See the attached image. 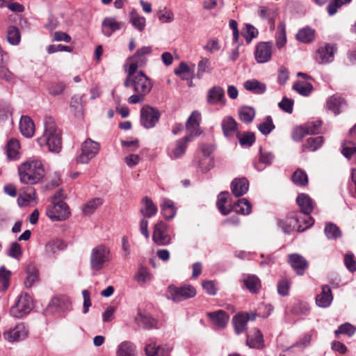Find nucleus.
<instances>
[{
    "mask_svg": "<svg viewBox=\"0 0 356 356\" xmlns=\"http://www.w3.org/2000/svg\"><path fill=\"white\" fill-rule=\"evenodd\" d=\"M191 140L192 139L187 136L177 140L175 144L168 149L169 157L172 159H177L183 156L186 153L188 142Z\"/></svg>",
    "mask_w": 356,
    "mask_h": 356,
    "instance_id": "dca6fc26",
    "label": "nucleus"
},
{
    "mask_svg": "<svg viewBox=\"0 0 356 356\" xmlns=\"http://www.w3.org/2000/svg\"><path fill=\"white\" fill-rule=\"evenodd\" d=\"M356 152V147L351 142L344 143L342 145L341 153L346 158L350 156Z\"/></svg>",
    "mask_w": 356,
    "mask_h": 356,
    "instance_id": "774afa93",
    "label": "nucleus"
},
{
    "mask_svg": "<svg viewBox=\"0 0 356 356\" xmlns=\"http://www.w3.org/2000/svg\"><path fill=\"white\" fill-rule=\"evenodd\" d=\"M157 17L162 23H171L175 19L174 13L166 6L159 8L157 11Z\"/></svg>",
    "mask_w": 356,
    "mask_h": 356,
    "instance_id": "3c124183",
    "label": "nucleus"
},
{
    "mask_svg": "<svg viewBox=\"0 0 356 356\" xmlns=\"http://www.w3.org/2000/svg\"><path fill=\"white\" fill-rule=\"evenodd\" d=\"M249 320L250 318L246 316L244 314H237L233 318L232 321L234 330L237 334H241L246 330V325Z\"/></svg>",
    "mask_w": 356,
    "mask_h": 356,
    "instance_id": "a19ab883",
    "label": "nucleus"
},
{
    "mask_svg": "<svg viewBox=\"0 0 356 356\" xmlns=\"http://www.w3.org/2000/svg\"><path fill=\"white\" fill-rule=\"evenodd\" d=\"M240 120L245 123H250L252 121L254 115V110L249 106H244L240 108L238 111Z\"/></svg>",
    "mask_w": 356,
    "mask_h": 356,
    "instance_id": "864d4df0",
    "label": "nucleus"
},
{
    "mask_svg": "<svg viewBox=\"0 0 356 356\" xmlns=\"http://www.w3.org/2000/svg\"><path fill=\"white\" fill-rule=\"evenodd\" d=\"M152 275L150 274L148 268L143 265H140L134 280L140 285L145 284L151 281Z\"/></svg>",
    "mask_w": 356,
    "mask_h": 356,
    "instance_id": "37998d69",
    "label": "nucleus"
},
{
    "mask_svg": "<svg viewBox=\"0 0 356 356\" xmlns=\"http://www.w3.org/2000/svg\"><path fill=\"white\" fill-rule=\"evenodd\" d=\"M35 191L33 188H27V191L23 193H20L18 198L17 202L20 207L28 205L30 202L33 201L35 198Z\"/></svg>",
    "mask_w": 356,
    "mask_h": 356,
    "instance_id": "49530a36",
    "label": "nucleus"
},
{
    "mask_svg": "<svg viewBox=\"0 0 356 356\" xmlns=\"http://www.w3.org/2000/svg\"><path fill=\"white\" fill-rule=\"evenodd\" d=\"M321 289V293L316 298V302L318 307L325 308L331 304L333 296L328 285L322 286Z\"/></svg>",
    "mask_w": 356,
    "mask_h": 356,
    "instance_id": "393cba45",
    "label": "nucleus"
},
{
    "mask_svg": "<svg viewBox=\"0 0 356 356\" xmlns=\"http://www.w3.org/2000/svg\"><path fill=\"white\" fill-rule=\"evenodd\" d=\"M81 149V154L76 157V161L79 163H88L99 153L100 144L88 138L82 143Z\"/></svg>",
    "mask_w": 356,
    "mask_h": 356,
    "instance_id": "0eeeda50",
    "label": "nucleus"
},
{
    "mask_svg": "<svg viewBox=\"0 0 356 356\" xmlns=\"http://www.w3.org/2000/svg\"><path fill=\"white\" fill-rule=\"evenodd\" d=\"M245 287L252 293H257L261 288V281L254 275H248L243 279Z\"/></svg>",
    "mask_w": 356,
    "mask_h": 356,
    "instance_id": "4c0bfd02",
    "label": "nucleus"
},
{
    "mask_svg": "<svg viewBox=\"0 0 356 356\" xmlns=\"http://www.w3.org/2000/svg\"><path fill=\"white\" fill-rule=\"evenodd\" d=\"M26 277L24 284L26 288H29L38 280V270L33 264H29L26 268Z\"/></svg>",
    "mask_w": 356,
    "mask_h": 356,
    "instance_id": "58836bf2",
    "label": "nucleus"
},
{
    "mask_svg": "<svg viewBox=\"0 0 356 356\" xmlns=\"http://www.w3.org/2000/svg\"><path fill=\"white\" fill-rule=\"evenodd\" d=\"M145 353L147 356H168L170 350L168 348H163L156 346L155 343H149L145 347Z\"/></svg>",
    "mask_w": 356,
    "mask_h": 356,
    "instance_id": "79ce46f5",
    "label": "nucleus"
},
{
    "mask_svg": "<svg viewBox=\"0 0 356 356\" xmlns=\"http://www.w3.org/2000/svg\"><path fill=\"white\" fill-rule=\"evenodd\" d=\"M222 129L225 136L234 135L238 129V124L235 120L230 116L225 117L222 121Z\"/></svg>",
    "mask_w": 356,
    "mask_h": 356,
    "instance_id": "72a5a7b5",
    "label": "nucleus"
},
{
    "mask_svg": "<svg viewBox=\"0 0 356 356\" xmlns=\"http://www.w3.org/2000/svg\"><path fill=\"white\" fill-rule=\"evenodd\" d=\"M160 115L158 109L145 105L140 110V122L145 129L153 128L159 122Z\"/></svg>",
    "mask_w": 356,
    "mask_h": 356,
    "instance_id": "9d476101",
    "label": "nucleus"
},
{
    "mask_svg": "<svg viewBox=\"0 0 356 356\" xmlns=\"http://www.w3.org/2000/svg\"><path fill=\"white\" fill-rule=\"evenodd\" d=\"M293 182L298 186H304L308 183L307 175L301 169L296 170L292 175Z\"/></svg>",
    "mask_w": 356,
    "mask_h": 356,
    "instance_id": "6e6d98bb",
    "label": "nucleus"
},
{
    "mask_svg": "<svg viewBox=\"0 0 356 356\" xmlns=\"http://www.w3.org/2000/svg\"><path fill=\"white\" fill-rule=\"evenodd\" d=\"M112 259L110 249L104 245L92 248L90 257V268L95 274L102 270Z\"/></svg>",
    "mask_w": 356,
    "mask_h": 356,
    "instance_id": "7ed1b4c3",
    "label": "nucleus"
},
{
    "mask_svg": "<svg viewBox=\"0 0 356 356\" xmlns=\"http://www.w3.org/2000/svg\"><path fill=\"white\" fill-rule=\"evenodd\" d=\"M116 356H136L134 345L129 341H124L118 346Z\"/></svg>",
    "mask_w": 356,
    "mask_h": 356,
    "instance_id": "a18cd8bd",
    "label": "nucleus"
},
{
    "mask_svg": "<svg viewBox=\"0 0 356 356\" xmlns=\"http://www.w3.org/2000/svg\"><path fill=\"white\" fill-rule=\"evenodd\" d=\"M207 101L208 104L211 105L220 104L225 106L226 99L223 88L218 86L210 88L207 92Z\"/></svg>",
    "mask_w": 356,
    "mask_h": 356,
    "instance_id": "a211bd4d",
    "label": "nucleus"
},
{
    "mask_svg": "<svg viewBox=\"0 0 356 356\" xmlns=\"http://www.w3.org/2000/svg\"><path fill=\"white\" fill-rule=\"evenodd\" d=\"M20 145L19 142L15 139H10L6 145V152L9 160H17L20 157Z\"/></svg>",
    "mask_w": 356,
    "mask_h": 356,
    "instance_id": "2f4dec72",
    "label": "nucleus"
},
{
    "mask_svg": "<svg viewBox=\"0 0 356 356\" xmlns=\"http://www.w3.org/2000/svg\"><path fill=\"white\" fill-rule=\"evenodd\" d=\"M229 196V193L227 191L221 192L218 195V200L216 203L218 209L220 212L225 216L228 215L232 209L231 204H228Z\"/></svg>",
    "mask_w": 356,
    "mask_h": 356,
    "instance_id": "c756f323",
    "label": "nucleus"
},
{
    "mask_svg": "<svg viewBox=\"0 0 356 356\" xmlns=\"http://www.w3.org/2000/svg\"><path fill=\"white\" fill-rule=\"evenodd\" d=\"M135 321L139 326L146 330L156 327L157 321L147 313L143 312L140 310L135 317Z\"/></svg>",
    "mask_w": 356,
    "mask_h": 356,
    "instance_id": "4be33fe9",
    "label": "nucleus"
},
{
    "mask_svg": "<svg viewBox=\"0 0 356 356\" xmlns=\"http://www.w3.org/2000/svg\"><path fill=\"white\" fill-rule=\"evenodd\" d=\"M288 262L299 275H302L308 268V262L307 260L298 254H289Z\"/></svg>",
    "mask_w": 356,
    "mask_h": 356,
    "instance_id": "aec40b11",
    "label": "nucleus"
},
{
    "mask_svg": "<svg viewBox=\"0 0 356 356\" xmlns=\"http://www.w3.org/2000/svg\"><path fill=\"white\" fill-rule=\"evenodd\" d=\"M249 188V182L246 178H236L231 184V190L236 197L245 194Z\"/></svg>",
    "mask_w": 356,
    "mask_h": 356,
    "instance_id": "b1692460",
    "label": "nucleus"
},
{
    "mask_svg": "<svg viewBox=\"0 0 356 356\" xmlns=\"http://www.w3.org/2000/svg\"><path fill=\"white\" fill-rule=\"evenodd\" d=\"M207 315L218 328L225 327L229 319V314L222 310L209 312Z\"/></svg>",
    "mask_w": 356,
    "mask_h": 356,
    "instance_id": "5701e85b",
    "label": "nucleus"
},
{
    "mask_svg": "<svg viewBox=\"0 0 356 356\" xmlns=\"http://www.w3.org/2000/svg\"><path fill=\"white\" fill-rule=\"evenodd\" d=\"M11 272L2 266L0 267V284L2 289L6 290L9 286Z\"/></svg>",
    "mask_w": 356,
    "mask_h": 356,
    "instance_id": "052dcab7",
    "label": "nucleus"
},
{
    "mask_svg": "<svg viewBox=\"0 0 356 356\" xmlns=\"http://www.w3.org/2000/svg\"><path fill=\"white\" fill-rule=\"evenodd\" d=\"M274 155L268 151H263L261 148H260V157H259V163L254 165V168L258 170L261 171L264 168H260V164H265V165H270L274 160Z\"/></svg>",
    "mask_w": 356,
    "mask_h": 356,
    "instance_id": "8fccbe9b",
    "label": "nucleus"
},
{
    "mask_svg": "<svg viewBox=\"0 0 356 356\" xmlns=\"http://www.w3.org/2000/svg\"><path fill=\"white\" fill-rule=\"evenodd\" d=\"M302 217L298 211L291 212L286 220L281 219L277 220V226L286 234H290L296 229L298 230V227L302 225Z\"/></svg>",
    "mask_w": 356,
    "mask_h": 356,
    "instance_id": "9b49d317",
    "label": "nucleus"
},
{
    "mask_svg": "<svg viewBox=\"0 0 356 356\" xmlns=\"http://www.w3.org/2000/svg\"><path fill=\"white\" fill-rule=\"evenodd\" d=\"M152 241L161 246H166L171 243L172 238L168 232V227L163 221H159L154 225Z\"/></svg>",
    "mask_w": 356,
    "mask_h": 356,
    "instance_id": "1a4fd4ad",
    "label": "nucleus"
},
{
    "mask_svg": "<svg viewBox=\"0 0 356 356\" xmlns=\"http://www.w3.org/2000/svg\"><path fill=\"white\" fill-rule=\"evenodd\" d=\"M258 129L264 135L269 134L275 129L273 120L270 116H267L264 121L258 125Z\"/></svg>",
    "mask_w": 356,
    "mask_h": 356,
    "instance_id": "bf43d9fd",
    "label": "nucleus"
},
{
    "mask_svg": "<svg viewBox=\"0 0 356 356\" xmlns=\"http://www.w3.org/2000/svg\"><path fill=\"white\" fill-rule=\"evenodd\" d=\"M17 174L20 183L35 185L40 183L45 177L44 166L39 159H29L17 167Z\"/></svg>",
    "mask_w": 356,
    "mask_h": 356,
    "instance_id": "f257e3e1",
    "label": "nucleus"
},
{
    "mask_svg": "<svg viewBox=\"0 0 356 356\" xmlns=\"http://www.w3.org/2000/svg\"><path fill=\"white\" fill-rule=\"evenodd\" d=\"M29 330L24 323H19L13 328L3 332V338L10 343L17 342L28 337Z\"/></svg>",
    "mask_w": 356,
    "mask_h": 356,
    "instance_id": "ddd939ff",
    "label": "nucleus"
},
{
    "mask_svg": "<svg viewBox=\"0 0 356 356\" xmlns=\"http://www.w3.org/2000/svg\"><path fill=\"white\" fill-rule=\"evenodd\" d=\"M143 207L140 209V213L143 216V218H152L158 211L157 206L152 202V200L148 197H145L142 200Z\"/></svg>",
    "mask_w": 356,
    "mask_h": 356,
    "instance_id": "bb28decb",
    "label": "nucleus"
},
{
    "mask_svg": "<svg viewBox=\"0 0 356 356\" xmlns=\"http://www.w3.org/2000/svg\"><path fill=\"white\" fill-rule=\"evenodd\" d=\"M22 254V250L20 245L17 242L10 244L8 250V255L12 258L19 260Z\"/></svg>",
    "mask_w": 356,
    "mask_h": 356,
    "instance_id": "0e129e2a",
    "label": "nucleus"
},
{
    "mask_svg": "<svg viewBox=\"0 0 356 356\" xmlns=\"http://www.w3.org/2000/svg\"><path fill=\"white\" fill-rule=\"evenodd\" d=\"M242 34L247 42H250L253 38L257 37L258 31L253 26L247 24Z\"/></svg>",
    "mask_w": 356,
    "mask_h": 356,
    "instance_id": "338daca9",
    "label": "nucleus"
},
{
    "mask_svg": "<svg viewBox=\"0 0 356 356\" xmlns=\"http://www.w3.org/2000/svg\"><path fill=\"white\" fill-rule=\"evenodd\" d=\"M327 109L332 111L335 115H339L341 110L346 106V102L343 98L334 95L327 101Z\"/></svg>",
    "mask_w": 356,
    "mask_h": 356,
    "instance_id": "c85d7f7f",
    "label": "nucleus"
},
{
    "mask_svg": "<svg viewBox=\"0 0 356 356\" xmlns=\"http://www.w3.org/2000/svg\"><path fill=\"white\" fill-rule=\"evenodd\" d=\"M71 300L65 296H58L53 298L49 303L48 307L51 311L65 312L71 307Z\"/></svg>",
    "mask_w": 356,
    "mask_h": 356,
    "instance_id": "412c9836",
    "label": "nucleus"
},
{
    "mask_svg": "<svg viewBox=\"0 0 356 356\" xmlns=\"http://www.w3.org/2000/svg\"><path fill=\"white\" fill-rule=\"evenodd\" d=\"M7 40L13 45H17L21 40L19 30L15 26H10L7 30Z\"/></svg>",
    "mask_w": 356,
    "mask_h": 356,
    "instance_id": "603ef678",
    "label": "nucleus"
},
{
    "mask_svg": "<svg viewBox=\"0 0 356 356\" xmlns=\"http://www.w3.org/2000/svg\"><path fill=\"white\" fill-rule=\"evenodd\" d=\"M129 22L140 32L144 31L146 25V19L138 13L136 10L130 13Z\"/></svg>",
    "mask_w": 356,
    "mask_h": 356,
    "instance_id": "ea45409f",
    "label": "nucleus"
},
{
    "mask_svg": "<svg viewBox=\"0 0 356 356\" xmlns=\"http://www.w3.org/2000/svg\"><path fill=\"white\" fill-rule=\"evenodd\" d=\"M275 40L278 49L282 48L286 42V26L283 22H281L277 26Z\"/></svg>",
    "mask_w": 356,
    "mask_h": 356,
    "instance_id": "09e8293b",
    "label": "nucleus"
},
{
    "mask_svg": "<svg viewBox=\"0 0 356 356\" xmlns=\"http://www.w3.org/2000/svg\"><path fill=\"white\" fill-rule=\"evenodd\" d=\"M247 345L250 348H259L263 346V334L261 331L257 329H254L252 333L248 334L247 337Z\"/></svg>",
    "mask_w": 356,
    "mask_h": 356,
    "instance_id": "c9c22d12",
    "label": "nucleus"
},
{
    "mask_svg": "<svg viewBox=\"0 0 356 356\" xmlns=\"http://www.w3.org/2000/svg\"><path fill=\"white\" fill-rule=\"evenodd\" d=\"M355 328L352 325L346 323L341 325L338 329L335 330L334 333L336 335L344 334L350 337L355 334Z\"/></svg>",
    "mask_w": 356,
    "mask_h": 356,
    "instance_id": "69168bd1",
    "label": "nucleus"
},
{
    "mask_svg": "<svg viewBox=\"0 0 356 356\" xmlns=\"http://www.w3.org/2000/svg\"><path fill=\"white\" fill-rule=\"evenodd\" d=\"M243 87L246 90L257 95L263 94L266 90V85L257 79H250L245 81L243 83Z\"/></svg>",
    "mask_w": 356,
    "mask_h": 356,
    "instance_id": "473e14b6",
    "label": "nucleus"
},
{
    "mask_svg": "<svg viewBox=\"0 0 356 356\" xmlns=\"http://www.w3.org/2000/svg\"><path fill=\"white\" fill-rule=\"evenodd\" d=\"M104 203L103 199L95 197L83 204L81 207L82 212L86 216L92 215Z\"/></svg>",
    "mask_w": 356,
    "mask_h": 356,
    "instance_id": "f704fd0d",
    "label": "nucleus"
},
{
    "mask_svg": "<svg viewBox=\"0 0 356 356\" xmlns=\"http://www.w3.org/2000/svg\"><path fill=\"white\" fill-rule=\"evenodd\" d=\"M323 143V138L322 136L309 138L307 139V143L304 145V147L311 151H315L322 145Z\"/></svg>",
    "mask_w": 356,
    "mask_h": 356,
    "instance_id": "e2e57ef3",
    "label": "nucleus"
},
{
    "mask_svg": "<svg viewBox=\"0 0 356 356\" xmlns=\"http://www.w3.org/2000/svg\"><path fill=\"white\" fill-rule=\"evenodd\" d=\"M161 213L166 220L172 219L177 213V209L172 200L163 198L161 205Z\"/></svg>",
    "mask_w": 356,
    "mask_h": 356,
    "instance_id": "7c9ffc66",
    "label": "nucleus"
},
{
    "mask_svg": "<svg viewBox=\"0 0 356 356\" xmlns=\"http://www.w3.org/2000/svg\"><path fill=\"white\" fill-rule=\"evenodd\" d=\"M201 121L200 113L197 111L192 112L186 123V128L188 134L186 136L189 137L192 140L200 135V123Z\"/></svg>",
    "mask_w": 356,
    "mask_h": 356,
    "instance_id": "f3484780",
    "label": "nucleus"
},
{
    "mask_svg": "<svg viewBox=\"0 0 356 356\" xmlns=\"http://www.w3.org/2000/svg\"><path fill=\"white\" fill-rule=\"evenodd\" d=\"M234 209L237 213L248 215L251 212L252 207L249 201L245 198H242L238 200L234 204Z\"/></svg>",
    "mask_w": 356,
    "mask_h": 356,
    "instance_id": "4d7b16f0",
    "label": "nucleus"
},
{
    "mask_svg": "<svg viewBox=\"0 0 356 356\" xmlns=\"http://www.w3.org/2000/svg\"><path fill=\"white\" fill-rule=\"evenodd\" d=\"M124 28V23L118 22L115 17H106L102 22V31L106 37H110L113 33Z\"/></svg>",
    "mask_w": 356,
    "mask_h": 356,
    "instance_id": "6ab92c4d",
    "label": "nucleus"
},
{
    "mask_svg": "<svg viewBox=\"0 0 356 356\" xmlns=\"http://www.w3.org/2000/svg\"><path fill=\"white\" fill-rule=\"evenodd\" d=\"M46 213L54 221L65 220L70 216L67 204L62 200H52L51 204L47 207Z\"/></svg>",
    "mask_w": 356,
    "mask_h": 356,
    "instance_id": "39448f33",
    "label": "nucleus"
},
{
    "mask_svg": "<svg viewBox=\"0 0 356 356\" xmlns=\"http://www.w3.org/2000/svg\"><path fill=\"white\" fill-rule=\"evenodd\" d=\"M152 47L149 46L143 47L138 49L136 52L128 58L130 63H135L137 65L138 68L143 66L145 62V56L151 54Z\"/></svg>",
    "mask_w": 356,
    "mask_h": 356,
    "instance_id": "a878e982",
    "label": "nucleus"
},
{
    "mask_svg": "<svg viewBox=\"0 0 356 356\" xmlns=\"http://www.w3.org/2000/svg\"><path fill=\"white\" fill-rule=\"evenodd\" d=\"M296 38L298 41L304 43L310 42L314 39V32L309 28L300 29L296 35Z\"/></svg>",
    "mask_w": 356,
    "mask_h": 356,
    "instance_id": "5fc2aeb1",
    "label": "nucleus"
},
{
    "mask_svg": "<svg viewBox=\"0 0 356 356\" xmlns=\"http://www.w3.org/2000/svg\"><path fill=\"white\" fill-rule=\"evenodd\" d=\"M4 122L12 124V108L9 105L0 106V124Z\"/></svg>",
    "mask_w": 356,
    "mask_h": 356,
    "instance_id": "13d9d810",
    "label": "nucleus"
},
{
    "mask_svg": "<svg viewBox=\"0 0 356 356\" xmlns=\"http://www.w3.org/2000/svg\"><path fill=\"white\" fill-rule=\"evenodd\" d=\"M273 44L269 42H261L257 44L254 51V58L258 63L268 62L272 57Z\"/></svg>",
    "mask_w": 356,
    "mask_h": 356,
    "instance_id": "4468645a",
    "label": "nucleus"
},
{
    "mask_svg": "<svg viewBox=\"0 0 356 356\" xmlns=\"http://www.w3.org/2000/svg\"><path fill=\"white\" fill-rule=\"evenodd\" d=\"M65 244L60 239H54L49 241L44 247V253L50 257L55 254L58 251L65 249Z\"/></svg>",
    "mask_w": 356,
    "mask_h": 356,
    "instance_id": "e433bc0d",
    "label": "nucleus"
},
{
    "mask_svg": "<svg viewBox=\"0 0 356 356\" xmlns=\"http://www.w3.org/2000/svg\"><path fill=\"white\" fill-rule=\"evenodd\" d=\"M324 232L328 239L336 240L341 236L340 228L332 222L325 224Z\"/></svg>",
    "mask_w": 356,
    "mask_h": 356,
    "instance_id": "de8ad7c7",
    "label": "nucleus"
},
{
    "mask_svg": "<svg viewBox=\"0 0 356 356\" xmlns=\"http://www.w3.org/2000/svg\"><path fill=\"white\" fill-rule=\"evenodd\" d=\"M337 51L335 45L325 44L318 48L316 51L315 59L319 64H326L334 60V56Z\"/></svg>",
    "mask_w": 356,
    "mask_h": 356,
    "instance_id": "2eb2a0df",
    "label": "nucleus"
},
{
    "mask_svg": "<svg viewBox=\"0 0 356 356\" xmlns=\"http://www.w3.org/2000/svg\"><path fill=\"white\" fill-rule=\"evenodd\" d=\"M296 202L301 212L305 215L304 217L302 218L305 226L302 225H298V232H303L310 227L314 222V220L309 216V214L314 209V203L312 198L305 193L298 195L296 198Z\"/></svg>",
    "mask_w": 356,
    "mask_h": 356,
    "instance_id": "20e7f679",
    "label": "nucleus"
},
{
    "mask_svg": "<svg viewBox=\"0 0 356 356\" xmlns=\"http://www.w3.org/2000/svg\"><path fill=\"white\" fill-rule=\"evenodd\" d=\"M258 15L264 19H268L269 22L274 21L276 13L273 9L261 6L258 10Z\"/></svg>",
    "mask_w": 356,
    "mask_h": 356,
    "instance_id": "680f3d73",
    "label": "nucleus"
},
{
    "mask_svg": "<svg viewBox=\"0 0 356 356\" xmlns=\"http://www.w3.org/2000/svg\"><path fill=\"white\" fill-rule=\"evenodd\" d=\"M170 294L169 299L175 302H179L185 300L193 298L196 295L195 289L190 285L185 284L177 287L175 285H170L168 288Z\"/></svg>",
    "mask_w": 356,
    "mask_h": 356,
    "instance_id": "423d86ee",
    "label": "nucleus"
},
{
    "mask_svg": "<svg viewBox=\"0 0 356 356\" xmlns=\"http://www.w3.org/2000/svg\"><path fill=\"white\" fill-rule=\"evenodd\" d=\"M33 308L31 298L28 294H22L15 305L10 309V314L12 316L21 318L29 314Z\"/></svg>",
    "mask_w": 356,
    "mask_h": 356,
    "instance_id": "6e6552de",
    "label": "nucleus"
},
{
    "mask_svg": "<svg viewBox=\"0 0 356 356\" xmlns=\"http://www.w3.org/2000/svg\"><path fill=\"white\" fill-rule=\"evenodd\" d=\"M44 131L38 139L40 146H47L50 152L58 153L62 148L60 130L58 129L56 122L51 116L44 118Z\"/></svg>",
    "mask_w": 356,
    "mask_h": 356,
    "instance_id": "f03ea898",
    "label": "nucleus"
},
{
    "mask_svg": "<svg viewBox=\"0 0 356 356\" xmlns=\"http://www.w3.org/2000/svg\"><path fill=\"white\" fill-rule=\"evenodd\" d=\"M19 129L23 136L31 138L35 132V125L33 120L28 116H22L19 121Z\"/></svg>",
    "mask_w": 356,
    "mask_h": 356,
    "instance_id": "cd10ccee",
    "label": "nucleus"
},
{
    "mask_svg": "<svg viewBox=\"0 0 356 356\" xmlns=\"http://www.w3.org/2000/svg\"><path fill=\"white\" fill-rule=\"evenodd\" d=\"M292 88L300 95L305 97L309 96L314 89L311 83L300 81L294 83Z\"/></svg>",
    "mask_w": 356,
    "mask_h": 356,
    "instance_id": "c03bdc74",
    "label": "nucleus"
},
{
    "mask_svg": "<svg viewBox=\"0 0 356 356\" xmlns=\"http://www.w3.org/2000/svg\"><path fill=\"white\" fill-rule=\"evenodd\" d=\"M152 86L151 80L143 72L133 76L132 86L136 93L147 95L151 91Z\"/></svg>",
    "mask_w": 356,
    "mask_h": 356,
    "instance_id": "f8f14e48",
    "label": "nucleus"
}]
</instances>
